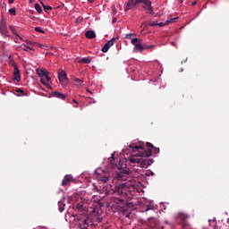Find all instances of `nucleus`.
Returning a JSON list of instances; mask_svg holds the SVG:
<instances>
[{"label": "nucleus", "instance_id": "obj_1", "mask_svg": "<svg viewBox=\"0 0 229 229\" xmlns=\"http://www.w3.org/2000/svg\"><path fill=\"white\" fill-rule=\"evenodd\" d=\"M146 146L148 148L146 150ZM129 148L131 149V155L129 157V162L131 164H139L140 167L148 169L149 165L153 164V159H148V157H151L153 153L158 155L160 153V148L153 146L149 142L140 141L139 143H131Z\"/></svg>", "mask_w": 229, "mask_h": 229}, {"label": "nucleus", "instance_id": "obj_2", "mask_svg": "<svg viewBox=\"0 0 229 229\" xmlns=\"http://www.w3.org/2000/svg\"><path fill=\"white\" fill-rule=\"evenodd\" d=\"M128 176H130L129 168L120 170L118 173L114 174V178L118 180V182H123L114 187V191L116 196L126 198V192H128V191H133L134 189H137V184H135V182L128 180Z\"/></svg>", "mask_w": 229, "mask_h": 229}, {"label": "nucleus", "instance_id": "obj_3", "mask_svg": "<svg viewBox=\"0 0 229 229\" xmlns=\"http://www.w3.org/2000/svg\"><path fill=\"white\" fill-rule=\"evenodd\" d=\"M95 175L98 182H103V183H108V182H110V173L106 171L97 169L95 171Z\"/></svg>", "mask_w": 229, "mask_h": 229}, {"label": "nucleus", "instance_id": "obj_4", "mask_svg": "<svg viewBox=\"0 0 229 229\" xmlns=\"http://www.w3.org/2000/svg\"><path fill=\"white\" fill-rule=\"evenodd\" d=\"M144 0H128L127 4L125 5L124 12L129 10H133L137 4H140Z\"/></svg>", "mask_w": 229, "mask_h": 229}, {"label": "nucleus", "instance_id": "obj_5", "mask_svg": "<svg viewBox=\"0 0 229 229\" xmlns=\"http://www.w3.org/2000/svg\"><path fill=\"white\" fill-rule=\"evenodd\" d=\"M131 43L132 44V46H134V49H136L137 51H140V53L144 51V46L142 45V42L139 38H132Z\"/></svg>", "mask_w": 229, "mask_h": 229}, {"label": "nucleus", "instance_id": "obj_6", "mask_svg": "<svg viewBox=\"0 0 229 229\" xmlns=\"http://www.w3.org/2000/svg\"><path fill=\"white\" fill-rule=\"evenodd\" d=\"M58 80L62 85L69 83V78H67V72L65 71H61L58 72Z\"/></svg>", "mask_w": 229, "mask_h": 229}, {"label": "nucleus", "instance_id": "obj_7", "mask_svg": "<svg viewBox=\"0 0 229 229\" xmlns=\"http://www.w3.org/2000/svg\"><path fill=\"white\" fill-rule=\"evenodd\" d=\"M0 33L3 37H8V28L6 27V21L2 18L0 22Z\"/></svg>", "mask_w": 229, "mask_h": 229}, {"label": "nucleus", "instance_id": "obj_8", "mask_svg": "<svg viewBox=\"0 0 229 229\" xmlns=\"http://www.w3.org/2000/svg\"><path fill=\"white\" fill-rule=\"evenodd\" d=\"M115 40H117V38H113L109 41H107L101 49L102 53H108V49H110L112 46H114Z\"/></svg>", "mask_w": 229, "mask_h": 229}, {"label": "nucleus", "instance_id": "obj_9", "mask_svg": "<svg viewBox=\"0 0 229 229\" xmlns=\"http://www.w3.org/2000/svg\"><path fill=\"white\" fill-rule=\"evenodd\" d=\"M143 8L147 11V13H150L153 15V6H151V0H143Z\"/></svg>", "mask_w": 229, "mask_h": 229}, {"label": "nucleus", "instance_id": "obj_10", "mask_svg": "<svg viewBox=\"0 0 229 229\" xmlns=\"http://www.w3.org/2000/svg\"><path fill=\"white\" fill-rule=\"evenodd\" d=\"M74 181V179L72 178V175H71V174H66L64 177V179H63V181H62V182H61V185L63 186V187H66V185H71V182H73Z\"/></svg>", "mask_w": 229, "mask_h": 229}, {"label": "nucleus", "instance_id": "obj_11", "mask_svg": "<svg viewBox=\"0 0 229 229\" xmlns=\"http://www.w3.org/2000/svg\"><path fill=\"white\" fill-rule=\"evenodd\" d=\"M147 225L148 228H158V220H157V218L150 217L148 218Z\"/></svg>", "mask_w": 229, "mask_h": 229}, {"label": "nucleus", "instance_id": "obj_12", "mask_svg": "<svg viewBox=\"0 0 229 229\" xmlns=\"http://www.w3.org/2000/svg\"><path fill=\"white\" fill-rule=\"evenodd\" d=\"M13 80L14 81H17V83L21 81V71L17 65H14Z\"/></svg>", "mask_w": 229, "mask_h": 229}, {"label": "nucleus", "instance_id": "obj_13", "mask_svg": "<svg viewBox=\"0 0 229 229\" xmlns=\"http://www.w3.org/2000/svg\"><path fill=\"white\" fill-rule=\"evenodd\" d=\"M40 82L45 85V87H50L49 83H51V77H49V74H47L43 79H40Z\"/></svg>", "mask_w": 229, "mask_h": 229}, {"label": "nucleus", "instance_id": "obj_14", "mask_svg": "<svg viewBox=\"0 0 229 229\" xmlns=\"http://www.w3.org/2000/svg\"><path fill=\"white\" fill-rule=\"evenodd\" d=\"M52 96H53V98H57L58 99H63V101H64V99L67 98V96L65 94L58 92V91H53Z\"/></svg>", "mask_w": 229, "mask_h": 229}, {"label": "nucleus", "instance_id": "obj_15", "mask_svg": "<svg viewBox=\"0 0 229 229\" xmlns=\"http://www.w3.org/2000/svg\"><path fill=\"white\" fill-rule=\"evenodd\" d=\"M188 218H189V216H187L184 213H178L175 216V221H187Z\"/></svg>", "mask_w": 229, "mask_h": 229}, {"label": "nucleus", "instance_id": "obj_16", "mask_svg": "<svg viewBox=\"0 0 229 229\" xmlns=\"http://www.w3.org/2000/svg\"><path fill=\"white\" fill-rule=\"evenodd\" d=\"M36 72L38 74V76L40 78V80H42L45 76H47V74H49V72H47V70H41V69H37Z\"/></svg>", "mask_w": 229, "mask_h": 229}, {"label": "nucleus", "instance_id": "obj_17", "mask_svg": "<svg viewBox=\"0 0 229 229\" xmlns=\"http://www.w3.org/2000/svg\"><path fill=\"white\" fill-rule=\"evenodd\" d=\"M85 37L89 39L96 38V32L94 30H88L85 33Z\"/></svg>", "mask_w": 229, "mask_h": 229}, {"label": "nucleus", "instance_id": "obj_18", "mask_svg": "<svg viewBox=\"0 0 229 229\" xmlns=\"http://www.w3.org/2000/svg\"><path fill=\"white\" fill-rule=\"evenodd\" d=\"M79 225L81 229H89V221L87 219H83Z\"/></svg>", "mask_w": 229, "mask_h": 229}, {"label": "nucleus", "instance_id": "obj_19", "mask_svg": "<svg viewBox=\"0 0 229 229\" xmlns=\"http://www.w3.org/2000/svg\"><path fill=\"white\" fill-rule=\"evenodd\" d=\"M112 201H114V203H116L117 205H123V203H124V199L113 197Z\"/></svg>", "mask_w": 229, "mask_h": 229}, {"label": "nucleus", "instance_id": "obj_20", "mask_svg": "<svg viewBox=\"0 0 229 229\" xmlns=\"http://www.w3.org/2000/svg\"><path fill=\"white\" fill-rule=\"evenodd\" d=\"M92 59L90 57H83L79 61V64H90Z\"/></svg>", "mask_w": 229, "mask_h": 229}, {"label": "nucleus", "instance_id": "obj_21", "mask_svg": "<svg viewBox=\"0 0 229 229\" xmlns=\"http://www.w3.org/2000/svg\"><path fill=\"white\" fill-rule=\"evenodd\" d=\"M58 209H59V211H61V212H64V211L65 210V203H64L63 200H60V201L58 202Z\"/></svg>", "mask_w": 229, "mask_h": 229}, {"label": "nucleus", "instance_id": "obj_22", "mask_svg": "<svg viewBox=\"0 0 229 229\" xmlns=\"http://www.w3.org/2000/svg\"><path fill=\"white\" fill-rule=\"evenodd\" d=\"M142 24L145 25V28H148V26H158V22L151 21L144 22Z\"/></svg>", "mask_w": 229, "mask_h": 229}, {"label": "nucleus", "instance_id": "obj_23", "mask_svg": "<svg viewBox=\"0 0 229 229\" xmlns=\"http://www.w3.org/2000/svg\"><path fill=\"white\" fill-rule=\"evenodd\" d=\"M209 226H212L213 228L216 229V226L217 225V221L216 218H213L212 220H208Z\"/></svg>", "mask_w": 229, "mask_h": 229}, {"label": "nucleus", "instance_id": "obj_24", "mask_svg": "<svg viewBox=\"0 0 229 229\" xmlns=\"http://www.w3.org/2000/svg\"><path fill=\"white\" fill-rule=\"evenodd\" d=\"M41 4L43 6V9L45 12H48L49 10H53V7H51L50 5H46L41 2Z\"/></svg>", "mask_w": 229, "mask_h": 229}, {"label": "nucleus", "instance_id": "obj_25", "mask_svg": "<svg viewBox=\"0 0 229 229\" xmlns=\"http://www.w3.org/2000/svg\"><path fill=\"white\" fill-rule=\"evenodd\" d=\"M9 30L12 31V33H13V35H16L17 37H19V34L17 33V30L15 29V27L13 26H10Z\"/></svg>", "mask_w": 229, "mask_h": 229}, {"label": "nucleus", "instance_id": "obj_26", "mask_svg": "<svg viewBox=\"0 0 229 229\" xmlns=\"http://www.w3.org/2000/svg\"><path fill=\"white\" fill-rule=\"evenodd\" d=\"M35 10H37L38 13H42V7H40L39 4H35Z\"/></svg>", "mask_w": 229, "mask_h": 229}, {"label": "nucleus", "instance_id": "obj_27", "mask_svg": "<svg viewBox=\"0 0 229 229\" xmlns=\"http://www.w3.org/2000/svg\"><path fill=\"white\" fill-rule=\"evenodd\" d=\"M10 15L15 16L17 15V11H15V8L9 9Z\"/></svg>", "mask_w": 229, "mask_h": 229}, {"label": "nucleus", "instance_id": "obj_28", "mask_svg": "<svg viewBox=\"0 0 229 229\" xmlns=\"http://www.w3.org/2000/svg\"><path fill=\"white\" fill-rule=\"evenodd\" d=\"M22 51H28V49H30V51H33V48L30 47L29 46H26L25 44L21 45Z\"/></svg>", "mask_w": 229, "mask_h": 229}, {"label": "nucleus", "instance_id": "obj_29", "mask_svg": "<svg viewBox=\"0 0 229 229\" xmlns=\"http://www.w3.org/2000/svg\"><path fill=\"white\" fill-rule=\"evenodd\" d=\"M8 60H9L10 65H13V67H15V62L13 61V58L12 55H9Z\"/></svg>", "mask_w": 229, "mask_h": 229}, {"label": "nucleus", "instance_id": "obj_30", "mask_svg": "<svg viewBox=\"0 0 229 229\" xmlns=\"http://www.w3.org/2000/svg\"><path fill=\"white\" fill-rule=\"evenodd\" d=\"M75 208L77 210H83V203H78L76 206H75Z\"/></svg>", "mask_w": 229, "mask_h": 229}, {"label": "nucleus", "instance_id": "obj_31", "mask_svg": "<svg viewBox=\"0 0 229 229\" xmlns=\"http://www.w3.org/2000/svg\"><path fill=\"white\" fill-rule=\"evenodd\" d=\"M176 19H178V17H176V18H170L169 20L166 21V25L174 22V21H176Z\"/></svg>", "mask_w": 229, "mask_h": 229}, {"label": "nucleus", "instance_id": "obj_32", "mask_svg": "<svg viewBox=\"0 0 229 229\" xmlns=\"http://www.w3.org/2000/svg\"><path fill=\"white\" fill-rule=\"evenodd\" d=\"M74 81L77 85H81V83H83V81L78 79V78H74Z\"/></svg>", "mask_w": 229, "mask_h": 229}, {"label": "nucleus", "instance_id": "obj_33", "mask_svg": "<svg viewBox=\"0 0 229 229\" xmlns=\"http://www.w3.org/2000/svg\"><path fill=\"white\" fill-rule=\"evenodd\" d=\"M35 31H37L38 33H44V30L40 27H36Z\"/></svg>", "mask_w": 229, "mask_h": 229}, {"label": "nucleus", "instance_id": "obj_34", "mask_svg": "<svg viewBox=\"0 0 229 229\" xmlns=\"http://www.w3.org/2000/svg\"><path fill=\"white\" fill-rule=\"evenodd\" d=\"M93 187L97 192H101V187L98 188V186H96V183L93 184Z\"/></svg>", "mask_w": 229, "mask_h": 229}, {"label": "nucleus", "instance_id": "obj_35", "mask_svg": "<svg viewBox=\"0 0 229 229\" xmlns=\"http://www.w3.org/2000/svg\"><path fill=\"white\" fill-rule=\"evenodd\" d=\"M16 92H17L18 94H22L23 96H26V94L24 93V90H22V89H16Z\"/></svg>", "mask_w": 229, "mask_h": 229}, {"label": "nucleus", "instance_id": "obj_36", "mask_svg": "<svg viewBox=\"0 0 229 229\" xmlns=\"http://www.w3.org/2000/svg\"><path fill=\"white\" fill-rule=\"evenodd\" d=\"M157 26H160V28H163V26H167V22H160V23H157Z\"/></svg>", "mask_w": 229, "mask_h": 229}, {"label": "nucleus", "instance_id": "obj_37", "mask_svg": "<svg viewBox=\"0 0 229 229\" xmlns=\"http://www.w3.org/2000/svg\"><path fill=\"white\" fill-rule=\"evenodd\" d=\"M144 49H151V47H155V46H147L143 45Z\"/></svg>", "mask_w": 229, "mask_h": 229}, {"label": "nucleus", "instance_id": "obj_38", "mask_svg": "<svg viewBox=\"0 0 229 229\" xmlns=\"http://www.w3.org/2000/svg\"><path fill=\"white\" fill-rule=\"evenodd\" d=\"M112 10H113L114 15H115L117 13V9H115L114 5L112 6Z\"/></svg>", "mask_w": 229, "mask_h": 229}, {"label": "nucleus", "instance_id": "obj_39", "mask_svg": "<svg viewBox=\"0 0 229 229\" xmlns=\"http://www.w3.org/2000/svg\"><path fill=\"white\" fill-rule=\"evenodd\" d=\"M131 37H133V34L129 33V34H126L125 38H131Z\"/></svg>", "mask_w": 229, "mask_h": 229}, {"label": "nucleus", "instance_id": "obj_40", "mask_svg": "<svg viewBox=\"0 0 229 229\" xmlns=\"http://www.w3.org/2000/svg\"><path fill=\"white\" fill-rule=\"evenodd\" d=\"M123 216H125V217H130L131 214L130 213H126V211H123Z\"/></svg>", "mask_w": 229, "mask_h": 229}, {"label": "nucleus", "instance_id": "obj_41", "mask_svg": "<svg viewBox=\"0 0 229 229\" xmlns=\"http://www.w3.org/2000/svg\"><path fill=\"white\" fill-rule=\"evenodd\" d=\"M95 219H97V223H101V218H99V217H95Z\"/></svg>", "mask_w": 229, "mask_h": 229}, {"label": "nucleus", "instance_id": "obj_42", "mask_svg": "<svg viewBox=\"0 0 229 229\" xmlns=\"http://www.w3.org/2000/svg\"><path fill=\"white\" fill-rule=\"evenodd\" d=\"M192 6H196L198 4V2L194 1L191 3Z\"/></svg>", "mask_w": 229, "mask_h": 229}, {"label": "nucleus", "instance_id": "obj_43", "mask_svg": "<svg viewBox=\"0 0 229 229\" xmlns=\"http://www.w3.org/2000/svg\"><path fill=\"white\" fill-rule=\"evenodd\" d=\"M14 0H8L9 4H13Z\"/></svg>", "mask_w": 229, "mask_h": 229}, {"label": "nucleus", "instance_id": "obj_44", "mask_svg": "<svg viewBox=\"0 0 229 229\" xmlns=\"http://www.w3.org/2000/svg\"><path fill=\"white\" fill-rule=\"evenodd\" d=\"M114 22H117V18L113 19V24H114Z\"/></svg>", "mask_w": 229, "mask_h": 229}, {"label": "nucleus", "instance_id": "obj_45", "mask_svg": "<svg viewBox=\"0 0 229 229\" xmlns=\"http://www.w3.org/2000/svg\"><path fill=\"white\" fill-rule=\"evenodd\" d=\"M73 102L75 103V105H78V101H76L75 99H73Z\"/></svg>", "mask_w": 229, "mask_h": 229}, {"label": "nucleus", "instance_id": "obj_46", "mask_svg": "<svg viewBox=\"0 0 229 229\" xmlns=\"http://www.w3.org/2000/svg\"><path fill=\"white\" fill-rule=\"evenodd\" d=\"M30 3H35V0H30Z\"/></svg>", "mask_w": 229, "mask_h": 229}, {"label": "nucleus", "instance_id": "obj_47", "mask_svg": "<svg viewBox=\"0 0 229 229\" xmlns=\"http://www.w3.org/2000/svg\"><path fill=\"white\" fill-rule=\"evenodd\" d=\"M89 3H94V0H89Z\"/></svg>", "mask_w": 229, "mask_h": 229}, {"label": "nucleus", "instance_id": "obj_48", "mask_svg": "<svg viewBox=\"0 0 229 229\" xmlns=\"http://www.w3.org/2000/svg\"><path fill=\"white\" fill-rule=\"evenodd\" d=\"M87 90H88V92H89V94H92V92L90 90H89V89H87Z\"/></svg>", "mask_w": 229, "mask_h": 229}, {"label": "nucleus", "instance_id": "obj_49", "mask_svg": "<svg viewBox=\"0 0 229 229\" xmlns=\"http://www.w3.org/2000/svg\"><path fill=\"white\" fill-rule=\"evenodd\" d=\"M148 210H149V208H148L146 209V212H148Z\"/></svg>", "mask_w": 229, "mask_h": 229}, {"label": "nucleus", "instance_id": "obj_50", "mask_svg": "<svg viewBox=\"0 0 229 229\" xmlns=\"http://www.w3.org/2000/svg\"><path fill=\"white\" fill-rule=\"evenodd\" d=\"M114 154H112V158H114Z\"/></svg>", "mask_w": 229, "mask_h": 229}, {"label": "nucleus", "instance_id": "obj_51", "mask_svg": "<svg viewBox=\"0 0 229 229\" xmlns=\"http://www.w3.org/2000/svg\"><path fill=\"white\" fill-rule=\"evenodd\" d=\"M93 226H96V224H92Z\"/></svg>", "mask_w": 229, "mask_h": 229}, {"label": "nucleus", "instance_id": "obj_52", "mask_svg": "<svg viewBox=\"0 0 229 229\" xmlns=\"http://www.w3.org/2000/svg\"><path fill=\"white\" fill-rule=\"evenodd\" d=\"M181 3H183V0H182Z\"/></svg>", "mask_w": 229, "mask_h": 229}]
</instances>
